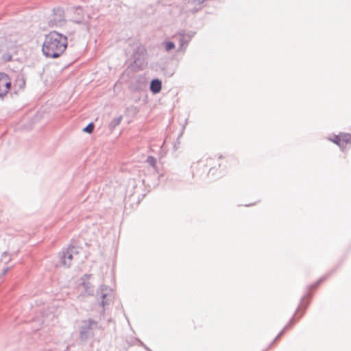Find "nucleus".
I'll list each match as a JSON object with an SVG mask.
<instances>
[{
    "label": "nucleus",
    "mask_w": 351,
    "mask_h": 351,
    "mask_svg": "<svg viewBox=\"0 0 351 351\" xmlns=\"http://www.w3.org/2000/svg\"><path fill=\"white\" fill-rule=\"evenodd\" d=\"M67 44L66 36L56 31H52L45 38L42 47L43 53L47 58H59L64 52Z\"/></svg>",
    "instance_id": "nucleus-1"
},
{
    "label": "nucleus",
    "mask_w": 351,
    "mask_h": 351,
    "mask_svg": "<svg viewBox=\"0 0 351 351\" xmlns=\"http://www.w3.org/2000/svg\"><path fill=\"white\" fill-rule=\"evenodd\" d=\"M100 328L99 323L93 319L83 320L79 328V337L80 340L85 341L93 337L95 332Z\"/></svg>",
    "instance_id": "nucleus-2"
},
{
    "label": "nucleus",
    "mask_w": 351,
    "mask_h": 351,
    "mask_svg": "<svg viewBox=\"0 0 351 351\" xmlns=\"http://www.w3.org/2000/svg\"><path fill=\"white\" fill-rule=\"evenodd\" d=\"M311 298V293H308V294H306V295H304L302 298L300 304V305H299V306L298 308L297 311L295 313V315L289 320V323L284 327V328L279 332V334L277 335V337L275 338V339L271 343V346L273 345L274 343V342L276 340H278L285 332V331L287 330H288L293 324L294 317L296 315L298 311H300L302 308H303V311H302V314L300 315V316L298 317V319L303 315V314L304 313L305 310L306 309V308L308 306Z\"/></svg>",
    "instance_id": "nucleus-3"
},
{
    "label": "nucleus",
    "mask_w": 351,
    "mask_h": 351,
    "mask_svg": "<svg viewBox=\"0 0 351 351\" xmlns=\"http://www.w3.org/2000/svg\"><path fill=\"white\" fill-rule=\"evenodd\" d=\"M79 254V248L71 246L66 250H64L60 255V261L62 265L64 267H69L71 265L72 260L75 259Z\"/></svg>",
    "instance_id": "nucleus-4"
},
{
    "label": "nucleus",
    "mask_w": 351,
    "mask_h": 351,
    "mask_svg": "<svg viewBox=\"0 0 351 351\" xmlns=\"http://www.w3.org/2000/svg\"><path fill=\"white\" fill-rule=\"evenodd\" d=\"M64 12L62 8H57L53 10V13L49 19L50 27L62 26L64 23Z\"/></svg>",
    "instance_id": "nucleus-5"
},
{
    "label": "nucleus",
    "mask_w": 351,
    "mask_h": 351,
    "mask_svg": "<svg viewBox=\"0 0 351 351\" xmlns=\"http://www.w3.org/2000/svg\"><path fill=\"white\" fill-rule=\"evenodd\" d=\"M18 42L17 34H10L0 38V52L13 49Z\"/></svg>",
    "instance_id": "nucleus-6"
},
{
    "label": "nucleus",
    "mask_w": 351,
    "mask_h": 351,
    "mask_svg": "<svg viewBox=\"0 0 351 351\" xmlns=\"http://www.w3.org/2000/svg\"><path fill=\"white\" fill-rule=\"evenodd\" d=\"M112 289L106 285H101L97 291V295L101 298V305L106 306L110 304L112 300Z\"/></svg>",
    "instance_id": "nucleus-7"
},
{
    "label": "nucleus",
    "mask_w": 351,
    "mask_h": 351,
    "mask_svg": "<svg viewBox=\"0 0 351 351\" xmlns=\"http://www.w3.org/2000/svg\"><path fill=\"white\" fill-rule=\"evenodd\" d=\"M69 20L75 23H82L85 21L83 10L81 7H73L68 10Z\"/></svg>",
    "instance_id": "nucleus-8"
},
{
    "label": "nucleus",
    "mask_w": 351,
    "mask_h": 351,
    "mask_svg": "<svg viewBox=\"0 0 351 351\" xmlns=\"http://www.w3.org/2000/svg\"><path fill=\"white\" fill-rule=\"evenodd\" d=\"M11 87L12 82L10 77L4 73H0V98H3Z\"/></svg>",
    "instance_id": "nucleus-9"
},
{
    "label": "nucleus",
    "mask_w": 351,
    "mask_h": 351,
    "mask_svg": "<svg viewBox=\"0 0 351 351\" xmlns=\"http://www.w3.org/2000/svg\"><path fill=\"white\" fill-rule=\"evenodd\" d=\"M333 143L338 145L341 147H344L346 145L351 142V135L344 134L343 136L335 135L334 138L331 140Z\"/></svg>",
    "instance_id": "nucleus-10"
},
{
    "label": "nucleus",
    "mask_w": 351,
    "mask_h": 351,
    "mask_svg": "<svg viewBox=\"0 0 351 351\" xmlns=\"http://www.w3.org/2000/svg\"><path fill=\"white\" fill-rule=\"evenodd\" d=\"M192 36H193V34H182L180 35V36H179V41H180L179 50H180V51L185 50V49L186 48L188 43L191 40Z\"/></svg>",
    "instance_id": "nucleus-11"
},
{
    "label": "nucleus",
    "mask_w": 351,
    "mask_h": 351,
    "mask_svg": "<svg viewBox=\"0 0 351 351\" xmlns=\"http://www.w3.org/2000/svg\"><path fill=\"white\" fill-rule=\"evenodd\" d=\"M162 88V82L160 80L155 78L150 82L149 89L153 94L158 93Z\"/></svg>",
    "instance_id": "nucleus-12"
},
{
    "label": "nucleus",
    "mask_w": 351,
    "mask_h": 351,
    "mask_svg": "<svg viewBox=\"0 0 351 351\" xmlns=\"http://www.w3.org/2000/svg\"><path fill=\"white\" fill-rule=\"evenodd\" d=\"M25 82L24 79L22 77H19L16 80V83L14 84V88L15 90V92L16 93L17 91L23 89L25 87Z\"/></svg>",
    "instance_id": "nucleus-13"
},
{
    "label": "nucleus",
    "mask_w": 351,
    "mask_h": 351,
    "mask_svg": "<svg viewBox=\"0 0 351 351\" xmlns=\"http://www.w3.org/2000/svg\"><path fill=\"white\" fill-rule=\"evenodd\" d=\"M84 280V278H82ZM82 285L84 287V289H85V292L88 295H93L94 292L93 287L91 286V285L89 282H86L84 280L82 282Z\"/></svg>",
    "instance_id": "nucleus-14"
},
{
    "label": "nucleus",
    "mask_w": 351,
    "mask_h": 351,
    "mask_svg": "<svg viewBox=\"0 0 351 351\" xmlns=\"http://www.w3.org/2000/svg\"><path fill=\"white\" fill-rule=\"evenodd\" d=\"M328 278V276L326 275V276H324L322 277H321L315 283L313 284L311 287H310V289H316L317 287H318V286L323 282L324 281L326 278Z\"/></svg>",
    "instance_id": "nucleus-15"
},
{
    "label": "nucleus",
    "mask_w": 351,
    "mask_h": 351,
    "mask_svg": "<svg viewBox=\"0 0 351 351\" xmlns=\"http://www.w3.org/2000/svg\"><path fill=\"white\" fill-rule=\"evenodd\" d=\"M94 128H95L94 123H90L82 130V131L84 132L88 133V134H90L93 132Z\"/></svg>",
    "instance_id": "nucleus-16"
},
{
    "label": "nucleus",
    "mask_w": 351,
    "mask_h": 351,
    "mask_svg": "<svg viewBox=\"0 0 351 351\" xmlns=\"http://www.w3.org/2000/svg\"><path fill=\"white\" fill-rule=\"evenodd\" d=\"M10 256L8 252H4L2 253L1 261L4 262L5 263H8L9 261H10Z\"/></svg>",
    "instance_id": "nucleus-17"
},
{
    "label": "nucleus",
    "mask_w": 351,
    "mask_h": 351,
    "mask_svg": "<svg viewBox=\"0 0 351 351\" xmlns=\"http://www.w3.org/2000/svg\"><path fill=\"white\" fill-rule=\"evenodd\" d=\"M121 121V117L114 119L113 120L111 121V122L110 123V127L111 128H115L117 125H118L120 123Z\"/></svg>",
    "instance_id": "nucleus-18"
},
{
    "label": "nucleus",
    "mask_w": 351,
    "mask_h": 351,
    "mask_svg": "<svg viewBox=\"0 0 351 351\" xmlns=\"http://www.w3.org/2000/svg\"><path fill=\"white\" fill-rule=\"evenodd\" d=\"M217 171L215 167H212L210 169L208 175V176H212L213 178H215L220 176V173H217Z\"/></svg>",
    "instance_id": "nucleus-19"
},
{
    "label": "nucleus",
    "mask_w": 351,
    "mask_h": 351,
    "mask_svg": "<svg viewBox=\"0 0 351 351\" xmlns=\"http://www.w3.org/2000/svg\"><path fill=\"white\" fill-rule=\"evenodd\" d=\"M165 48L166 51H169L175 48V44L171 41H168L165 43Z\"/></svg>",
    "instance_id": "nucleus-20"
},
{
    "label": "nucleus",
    "mask_w": 351,
    "mask_h": 351,
    "mask_svg": "<svg viewBox=\"0 0 351 351\" xmlns=\"http://www.w3.org/2000/svg\"><path fill=\"white\" fill-rule=\"evenodd\" d=\"M147 162L150 166L153 167H154L156 165V160L153 156H148L147 158Z\"/></svg>",
    "instance_id": "nucleus-21"
},
{
    "label": "nucleus",
    "mask_w": 351,
    "mask_h": 351,
    "mask_svg": "<svg viewBox=\"0 0 351 351\" xmlns=\"http://www.w3.org/2000/svg\"><path fill=\"white\" fill-rule=\"evenodd\" d=\"M206 0H186V3H188V4H191V5H200L201 3H202L203 2H204Z\"/></svg>",
    "instance_id": "nucleus-22"
},
{
    "label": "nucleus",
    "mask_w": 351,
    "mask_h": 351,
    "mask_svg": "<svg viewBox=\"0 0 351 351\" xmlns=\"http://www.w3.org/2000/svg\"><path fill=\"white\" fill-rule=\"evenodd\" d=\"M1 58L4 62H9L12 60V56L10 53H4L2 55Z\"/></svg>",
    "instance_id": "nucleus-23"
},
{
    "label": "nucleus",
    "mask_w": 351,
    "mask_h": 351,
    "mask_svg": "<svg viewBox=\"0 0 351 351\" xmlns=\"http://www.w3.org/2000/svg\"><path fill=\"white\" fill-rule=\"evenodd\" d=\"M8 270V268H5V269H3V271L2 274H3V275H5V274L7 273Z\"/></svg>",
    "instance_id": "nucleus-24"
},
{
    "label": "nucleus",
    "mask_w": 351,
    "mask_h": 351,
    "mask_svg": "<svg viewBox=\"0 0 351 351\" xmlns=\"http://www.w3.org/2000/svg\"><path fill=\"white\" fill-rule=\"evenodd\" d=\"M140 343L141 346H144L147 350H149L143 343V342L140 341Z\"/></svg>",
    "instance_id": "nucleus-25"
},
{
    "label": "nucleus",
    "mask_w": 351,
    "mask_h": 351,
    "mask_svg": "<svg viewBox=\"0 0 351 351\" xmlns=\"http://www.w3.org/2000/svg\"><path fill=\"white\" fill-rule=\"evenodd\" d=\"M138 58H135V60H134V63L138 64Z\"/></svg>",
    "instance_id": "nucleus-26"
},
{
    "label": "nucleus",
    "mask_w": 351,
    "mask_h": 351,
    "mask_svg": "<svg viewBox=\"0 0 351 351\" xmlns=\"http://www.w3.org/2000/svg\"><path fill=\"white\" fill-rule=\"evenodd\" d=\"M191 10H197V8H195V6L194 8H191Z\"/></svg>",
    "instance_id": "nucleus-27"
},
{
    "label": "nucleus",
    "mask_w": 351,
    "mask_h": 351,
    "mask_svg": "<svg viewBox=\"0 0 351 351\" xmlns=\"http://www.w3.org/2000/svg\"><path fill=\"white\" fill-rule=\"evenodd\" d=\"M88 276H90V275L85 274V275L84 276V277H86V278H88Z\"/></svg>",
    "instance_id": "nucleus-28"
}]
</instances>
